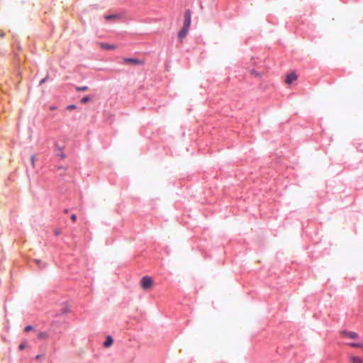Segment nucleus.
Here are the masks:
<instances>
[{
    "instance_id": "obj_1",
    "label": "nucleus",
    "mask_w": 363,
    "mask_h": 363,
    "mask_svg": "<svg viewBox=\"0 0 363 363\" xmlns=\"http://www.w3.org/2000/svg\"><path fill=\"white\" fill-rule=\"evenodd\" d=\"M140 285L144 290H150L153 286V280L150 277L145 276L140 280Z\"/></svg>"
},
{
    "instance_id": "obj_2",
    "label": "nucleus",
    "mask_w": 363,
    "mask_h": 363,
    "mask_svg": "<svg viewBox=\"0 0 363 363\" xmlns=\"http://www.w3.org/2000/svg\"><path fill=\"white\" fill-rule=\"evenodd\" d=\"M191 23V15L189 9L186 10L184 15V24L183 26L186 28H190Z\"/></svg>"
},
{
    "instance_id": "obj_3",
    "label": "nucleus",
    "mask_w": 363,
    "mask_h": 363,
    "mask_svg": "<svg viewBox=\"0 0 363 363\" xmlns=\"http://www.w3.org/2000/svg\"><path fill=\"white\" fill-rule=\"evenodd\" d=\"M189 28H186L185 26H182L181 30L178 33V38L180 41H182L183 39L188 34Z\"/></svg>"
},
{
    "instance_id": "obj_4",
    "label": "nucleus",
    "mask_w": 363,
    "mask_h": 363,
    "mask_svg": "<svg viewBox=\"0 0 363 363\" xmlns=\"http://www.w3.org/2000/svg\"><path fill=\"white\" fill-rule=\"evenodd\" d=\"M341 334L344 336L348 337L350 339H358L359 335L355 332H350V331H342Z\"/></svg>"
},
{
    "instance_id": "obj_5",
    "label": "nucleus",
    "mask_w": 363,
    "mask_h": 363,
    "mask_svg": "<svg viewBox=\"0 0 363 363\" xmlns=\"http://www.w3.org/2000/svg\"><path fill=\"white\" fill-rule=\"evenodd\" d=\"M297 79V76L294 73H290L286 75L285 82L287 84H291L294 81H295Z\"/></svg>"
},
{
    "instance_id": "obj_6",
    "label": "nucleus",
    "mask_w": 363,
    "mask_h": 363,
    "mask_svg": "<svg viewBox=\"0 0 363 363\" xmlns=\"http://www.w3.org/2000/svg\"><path fill=\"white\" fill-rule=\"evenodd\" d=\"M123 61L125 63H127V64H132V65L142 64L141 61H140L139 60L135 59V58H124Z\"/></svg>"
},
{
    "instance_id": "obj_7",
    "label": "nucleus",
    "mask_w": 363,
    "mask_h": 363,
    "mask_svg": "<svg viewBox=\"0 0 363 363\" xmlns=\"http://www.w3.org/2000/svg\"><path fill=\"white\" fill-rule=\"evenodd\" d=\"M349 359L350 363H363V359L357 356L351 355Z\"/></svg>"
},
{
    "instance_id": "obj_8",
    "label": "nucleus",
    "mask_w": 363,
    "mask_h": 363,
    "mask_svg": "<svg viewBox=\"0 0 363 363\" xmlns=\"http://www.w3.org/2000/svg\"><path fill=\"white\" fill-rule=\"evenodd\" d=\"M55 152L57 157H59L61 159H64L65 157V155L62 152L61 147L57 146Z\"/></svg>"
},
{
    "instance_id": "obj_9",
    "label": "nucleus",
    "mask_w": 363,
    "mask_h": 363,
    "mask_svg": "<svg viewBox=\"0 0 363 363\" xmlns=\"http://www.w3.org/2000/svg\"><path fill=\"white\" fill-rule=\"evenodd\" d=\"M113 342V338L111 336H108L106 337V341L104 342V346L105 347H108L112 345Z\"/></svg>"
},
{
    "instance_id": "obj_10",
    "label": "nucleus",
    "mask_w": 363,
    "mask_h": 363,
    "mask_svg": "<svg viewBox=\"0 0 363 363\" xmlns=\"http://www.w3.org/2000/svg\"><path fill=\"white\" fill-rule=\"evenodd\" d=\"M101 47L103 49H106V50H112V49L115 48V46L113 45H110L108 43H101Z\"/></svg>"
},
{
    "instance_id": "obj_11",
    "label": "nucleus",
    "mask_w": 363,
    "mask_h": 363,
    "mask_svg": "<svg viewBox=\"0 0 363 363\" xmlns=\"http://www.w3.org/2000/svg\"><path fill=\"white\" fill-rule=\"evenodd\" d=\"M38 337L40 340H45L48 337V334L46 332H40L38 334Z\"/></svg>"
},
{
    "instance_id": "obj_12",
    "label": "nucleus",
    "mask_w": 363,
    "mask_h": 363,
    "mask_svg": "<svg viewBox=\"0 0 363 363\" xmlns=\"http://www.w3.org/2000/svg\"><path fill=\"white\" fill-rule=\"evenodd\" d=\"M117 18H118V15L117 14H111L105 16V19L106 21H113Z\"/></svg>"
},
{
    "instance_id": "obj_13",
    "label": "nucleus",
    "mask_w": 363,
    "mask_h": 363,
    "mask_svg": "<svg viewBox=\"0 0 363 363\" xmlns=\"http://www.w3.org/2000/svg\"><path fill=\"white\" fill-rule=\"evenodd\" d=\"M76 91H86L89 89L88 86H76L75 87Z\"/></svg>"
},
{
    "instance_id": "obj_14",
    "label": "nucleus",
    "mask_w": 363,
    "mask_h": 363,
    "mask_svg": "<svg viewBox=\"0 0 363 363\" xmlns=\"http://www.w3.org/2000/svg\"><path fill=\"white\" fill-rule=\"evenodd\" d=\"M352 347H356V348H363L362 343H349L348 344Z\"/></svg>"
},
{
    "instance_id": "obj_15",
    "label": "nucleus",
    "mask_w": 363,
    "mask_h": 363,
    "mask_svg": "<svg viewBox=\"0 0 363 363\" xmlns=\"http://www.w3.org/2000/svg\"><path fill=\"white\" fill-rule=\"evenodd\" d=\"M90 100H91L90 96H84V97L81 99V103H82V104H86V103H88L89 101H90Z\"/></svg>"
},
{
    "instance_id": "obj_16",
    "label": "nucleus",
    "mask_w": 363,
    "mask_h": 363,
    "mask_svg": "<svg viewBox=\"0 0 363 363\" xmlns=\"http://www.w3.org/2000/svg\"><path fill=\"white\" fill-rule=\"evenodd\" d=\"M24 330L26 332H29L33 330V327L31 325H28L25 328Z\"/></svg>"
},
{
    "instance_id": "obj_17",
    "label": "nucleus",
    "mask_w": 363,
    "mask_h": 363,
    "mask_svg": "<svg viewBox=\"0 0 363 363\" xmlns=\"http://www.w3.org/2000/svg\"><path fill=\"white\" fill-rule=\"evenodd\" d=\"M76 108V106L75 105H69L67 107V110H73Z\"/></svg>"
},
{
    "instance_id": "obj_18",
    "label": "nucleus",
    "mask_w": 363,
    "mask_h": 363,
    "mask_svg": "<svg viewBox=\"0 0 363 363\" xmlns=\"http://www.w3.org/2000/svg\"><path fill=\"white\" fill-rule=\"evenodd\" d=\"M35 157L34 155H32L31 157H30V162L32 164V165L34 167V162H35Z\"/></svg>"
},
{
    "instance_id": "obj_19",
    "label": "nucleus",
    "mask_w": 363,
    "mask_h": 363,
    "mask_svg": "<svg viewBox=\"0 0 363 363\" xmlns=\"http://www.w3.org/2000/svg\"><path fill=\"white\" fill-rule=\"evenodd\" d=\"M25 347H26V343H21V344L19 345V350H23Z\"/></svg>"
},
{
    "instance_id": "obj_20",
    "label": "nucleus",
    "mask_w": 363,
    "mask_h": 363,
    "mask_svg": "<svg viewBox=\"0 0 363 363\" xmlns=\"http://www.w3.org/2000/svg\"><path fill=\"white\" fill-rule=\"evenodd\" d=\"M76 218H77L76 215L72 214V215L71 216V219H72L73 221H74V220H76Z\"/></svg>"
},
{
    "instance_id": "obj_21",
    "label": "nucleus",
    "mask_w": 363,
    "mask_h": 363,
    "mask_svg": "<svg viewBox=\"0 0 363 363\" xmlns=\"http://www.w3.org/2000/svg\"><path fill=\"white\" fill-rule=\"evenodd\" d=\"M252 74L255 75V76H258L259 75V74L255 70H252Z\"/></svg>"
},
{
    "instance_id": "obj_22",
    "label": "nucleus",
    "mask_w": 363,
    "mask_h": 363,
    "mask_svg": "<svg viewBox=\"0 0 363 363\" xmlns=\"http://www.w3.org/2000/svg\"><path fill=\"white\" fill-rule=\"evenodd\" d=\"M59 233H60L59 230H55V235H59Z\"/></svg>"
},
{
    "instance_id": "obj_23",
    "label": "nucleus",
    "mask_w": 363,
    "mask_h": 363,
    "mask_svg": "<svg viewBox=\"0 0 363 363\" xmlns=\"http://www.w3.org/2000/svg\"><path fill=\"white\" fill-rule=\"evenodd\" d=\"M4 36V33L1 32L0 33V38H3Z\"/></svg>"
},
{
    "instance_id": "obj_24",
    "label": "nucleus",
    "mask_w": 363,
    "mask_h": 363,
    "mask_svg": "<svg viewBox=\"0 0 363 363\" xmlns=\"http://www.w3.org/2000/svg\"><path fill=\"white\" fill-rule=\"evenodd\" d=\"M35 262L37 263V264H38V265H39V264H40V260H35Z\"/></svg>"
},
{
    "instance_id": "obj_25",
    "label": "nucleus",
    "mask_w": 363,
    "mask_h": 363,
    "mask_svg": "<svg viewBox=\"0 0 363 363\" xmlns=\"http://www.w3.org/2000/svg\"><path fill=\"white\" fill-rule=\"evenodd\" d=\"M40 355H39V354H38V355H37V356L35 357V359H40Z\"/></svg>"
},
{
    "instance_id": "obj_26",
    "label": "nucleus",
    "mask_w": 363,
    "mask_h": 363,
    "mask_svg": "<svg viewBox=\"0 0 363 363\" xmlns=\"http://www.w3.org/2000/svg\"><path fill=\"white\" fill-rule=\"evenodd\" d=\"M45 81V79H43L40 81V84L43 83Z\"/></svg>"
},
{
    "instance_id": "obj_27",
    "label": "nucleus",
    "mask_w": 363,
    "mask_h": 363,
    "mask_svg": "<svg viewBox=\"0 0 363 363\" xmlns=\"http://www.w3.org/2000/svg\"><path fill=\"white\" fill-rule=\"evenodd\" d=\"M50 109H51V110H55V107H54V106H51V107H50Z\"/></svg>"
}]
</instances>
